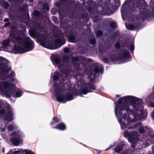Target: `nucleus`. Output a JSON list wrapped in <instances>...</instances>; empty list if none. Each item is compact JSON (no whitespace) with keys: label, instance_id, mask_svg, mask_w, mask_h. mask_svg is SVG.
I'll use <instances>...</instances> for the list:
<instances>
[{"label":"nucleus","instance_id":"obj_1","mask_svg":"<svg viewBox=\"0 0 154 154\" xmlns=\"http://www.w3.org/2000/svg\"><path fill=\"white\" fill-rule=\"evenodd\" d=\"M115 107V113L118 119L127 112L136 113L143 103V100L132 96H124L120 98Z\"/></svg>","mask_w":154,"mask_h":154},{"label":"nucleus","instance_id":"obj_2","mask_svg":"<svg viewBox=\"0 0 154 154\" xmlns=\"http://www.w3.org/2000/svg\"><path fill=\"white\" fill-rule=\"evenodd\" d=\"M54 95L57 101L66 103L73 99V96H78L79 92L75 89H72L68 92L66 94L64 95L63 86H60L57 88L55 90Z\"/></svg>","mask_w":154,"mask_h":154},{"label":"nucleus","instance_id":"obj_3","mask_svg":"<svg viewBox=\"0 0 154 154\" xmlns=\"http://www.w3.org/2000/svg\"><path fill=\"white\" fill-rule=\"evenodd\" d=\"M16 39L18 44L24 46L26 52L32 50L34 47V42L29 37H22L18 36Z\"/></svg>","mask_w":154,"mask_h":154},{"label":"nucleus","instance_id":"obj_4","mask_svg":"<svg viewBox=\"0 0 154 154\" xmlns=\"http://www.w3.org/2000/svg\"><path fill=\"white\" fill-rule=\"evenodd\" d=\"M128 115L125 113L123 116L119 118L118 119L119 123L120 124L121 123V128L122 129H134L142 125V123L140 122H138L134 124L133 123L130 122L129 118L128 117Z\"/></svg>","mask_w":154,"mask_h":154},{"label":"nucleus","instance_id":"obj_5","mask_svg":"<svg viewBox=\"0 0 154 154\" xmlns=\"http://www.w3.org/2000/svg\"><path fill=\"white\" fill-rule=\"evenodd\" d=\"M0 75L4 77L10 79L12 82L14 81L15 79L13 78L15 76V73L13 71L8 75L9 72L11 70V67L8 66L7 63L0 64Z\"/></svg>","mask_w":154,"mask_h":154},{"label":"nucleus","instance_id":"obj_6","mask_svg":"<svg viewBox=\"0 0 154 154\" xmlns=\"http://www.w3.org/2000/svg\"><path fill=\"white\" fill-rule=\"evenodd\" d=\"M124 136L128 138V141L131 143V147L134 148L136 147L138 140V133L137 132L131 131L129 132L128 131L125 130L124 132Z\"/></svg>","mask_w":154,"mask_h":154},{"label":"nucleus","instance_id":"obj_7","mask_svg":"<svg viewBox=\"0 0 154 154\" xmlns=\"http://www.w3.org/2000/svg\"><path fill=\"white\" fill-rule=\"evenodd\" d=\"M94 80L91 79L90 81L91 82H86L84 86L79 90V94L81 96L82 94H86L88 93L92 92V90H96L97 87L96 85L91 83L93 82Z\"/></svg>","mask_w":154,"mask_h":154},{"label":"nucleus","instance_id":"obj_8","mask_svg":"<svg viewBox=\"0 0 154 154\" xmlns=\"http://www.w3.org/2000/svg\"><path fill=\"white\" fill-rule=\"evenodd\" d=\"M55 43H52L49 45L50 49H55L64 45L66 43V40L64 37L63 32L58 33L55 36Z\"/></svg>","mask_w":154,"mask_h":154},{"label":"nucleus","instance_id":"obj_9","mask_svg":"<svg viewBox=\"0 0 154 154\" xmlns=\"http://www.w3.org/2000/svg\"><path fill=\"white\" fill-rule=\"evenodd\" d=\"M87 61L89 62H94V61L91 58H86L81 56H79L76 57H72L71 58L72 63L73 65L75 67V68L78 69L80 68V65L81 63L83 64L85 62Z\"/></svg>","mask_w":154,"mask_h":154},{"label":"nucleus","instance_id":"obj_10","mask_svg":"<svg viewBox=\"0 0 154 154\" xmlns=\"http://www.w3.org/2000/svg\"><path fill=\"white\" fill-rule=\"evenodd\" d=\"M10 86V87L13 88L14 86V85L13 83H9L4 81H2L0 83V91L8 96V97H10L11 96L10 94L8 93L6 88H8Z\"/></svg>","mask_w":154,"mask_h":154},{"label":"nucleus","instance_id":"obj_11","mask_svg":"<svg viewBox=\"0 0 154 154\" xmlns=\"http://www.w3.org/2000/svg\"><path fill=\"white\" fill-rule=\"evenodd\" d=\"M6 112L4 116V119L8 122H11L13 120L14 116V112L10 106H6L5 107Z\"/></svg>","mask_w":154,"mask_h":154},{"label":"nucleus","instance_id":"obj_12","mask_svg":"<svg viewBox=\"0 0 154 154\" xmlns=\"http://www.w3.org/2000/svg\"><path fill=\"white\" fill-rule=\"evenodd\" d=\"M65 36L67 39L68 42L74 43L76 40L75 33H74L71 30H66L64 31Z\"/></svg>","mask_w":154,"mask_h":154},{"label":"nucleus","instance_id":"obj_13","mask_svg":"<svg viewBox=\"0 0 154 154\" xmlns=\"http://www.w3.org/2000/svg\"><path fill=\"white\" fill-rule=\"evenodd\" d=\"M96 12L97 14L106 15H110L113 13L112 11L108 4H106L104 7H102V11H99L97 10Z\"/></svg>","mask_w":154,"mask_h":154},{"label":"nucleus","instance_id":"obj_14","mask_svg":"<svg viewBox=\"0 0 154 154\" xmlns=\"http://www.w3.org/2000/svg\"><path fill=\"white\" fill-rule=\"evenodd\" d=\"M131 57L129 51L125 49H123L120 51V53L117 55V60H121L123 59H129Z\"/></svg>","mask_w":154,"mask_h":154},{"label":"nucleus","instance_id":"obj_15","mask_svg":"<svg viewBox=\"0 0 154 154\" xmlns=\"http://www.w3.org/2000/svg\"><path fill=\"white\" fill-rule=\"evenodd\" d=\"M152 16L151 14L148 11H140L139 14L137 17V19L138 20H141L142 21H144L146 18H151Z\"/></svg>","mask_w":154,"mask_h":154},{"label":"nucleus","instance_id":"obj_16","mask_svg":"<svg viewBox=\"0 0 154 154\" xmlns=\"http://www.w3.org/2000/svg\"><path fill=\"white\" fill-rule=\"evenodd\" d=\"M66 78H63V75L59 72L56 71L54 72L53 79L54 81H57L59 80H61V82L64 83Z\"/></svg>","mask_w":154,"mask_h":154},{"label":"nucleus","instance_id":"obj_17","mask_svg":"<svg viewBox=\"0 0 154 154\" xmlns=\"http://www.w3.org/2000/svg\"><path fill=\"white\" fill-rule=\"evenodd\" d=\"M48 37V34H45L41 35L38 38V42L41 45L44 47H46L45 41L47 39Z\"/></svg>","mask_w":154,"mask_h":154},{"label":"nucleus","instance_id":"obj_18","mask_svg":"<svg viewBox=\"0 0 154 154\" xmlns=\"http://www.w3.org/2000/svg\"><path fill=\"white\" fill-rule=\"evenodd\" d=\"M146 102L147 105L150 107H154V91L153 93L146 99Z\"/></svg>","mask_w":154,"mask_h":154},{"label":"nucleus","instance_id":"obj_19","mask_svg":"<svg viewBox=\"0 0 154 154\" xmlns=\"http://www.w3.org/2000/svg\"><path fill=\"white\" fill-rule=\"evenodd\" d=\"M13 51L15 54H20L26 52L24 48H21L19 46H14Z\"/></svg>","mask_w":154,"mask_h":154},{"label":"nucleus","instance_id":"obj_20","mask_svg":"<svg viewBox=\"0 0 154 154\" xmlns=\"http://www.w3.org/2000/svg\"><path fill=\"white\" fill-rule=\"evenodd\" d=\"M10 141L13 144L16 146L20 145L22 142V139L17 137H13L10 139Z\"/></svg>","mask_w":154,"mask_h":154},{"label":"nucleus","instance_id":"obj_21","mask_svg":"<svg viewBox=\"0 0 154 154\" xmlns=\"http://www.w3.org/2000/svg\"><path fill=\"white\" fill-rule=\"evenodd\" d=\"M53 128L63 131L66 129V124L64 122H62L57 125L53 127Z\"/></svg>","mask_w":154,"mask_h":154},{"label":"nucleus","instance_id":"obj_22","mask_svg":"<svg viewBox=\"0 0 154 154\" xmlns=\"http://www.w3.org/2000/svg\"><path fill=\"white\" fill-rule=\"evenodd\" d=\"M51 59L54 65L55 64L56 65H59L61 62L60 58L55 55H52Z\"/></svg>","mask_w":154,"mask_h":154},{"label":"nucleus","instance_id":"obj_23","mask_svg":"<svg viewBox=\"0 0 154 154\" xmlns=\"http://www.w3.org/2000/svg\"><path fill=\"white\" fill-rule=\"evenodd\" d=\"M146 132L148 133V135L150 138H154V133L152 130L148 126H145Z\"/></svg>","mask_w":154,"mask_h":154},{"label":"nucleus","instance_id":"obj_24","mask_svg":"<svg viewBox=\"0 0 154 154\" xmlns=\"http://www.w3.org/2000/svg\"><path fill=\"white\" fill-rule=\"evenodd\" d=\"M91 67L93 68V71L96 73H98L99 72L102 73L103 72V68H101L100 69H99L98 66L95 64H93L92 65Z\"/></svg>","mask_w":154,"mask_h":154},{"label":"nucleus","instance_id":"obj_25","mask_svg":"<svg viewBox=\"0 0 154 154\" xmlns=\"http://www.w3.org/2000/svg\"><path fill=\"white\" fill-rule=\"evenodd\" d=\"M136 151L135 147H129L128 149H125L121 154H131L132 152Z\"/></svg>","mask_w":154,"mask_h":154},{"label":"nucleus","instance_id":"obj_26","mask_svg":"<svg viewBox=\"0 0 154 154\" xmlns=\"http://www.w3.org/2000/svg\"><path fill=\"white\" fill-rule=\"evenodd\" d=\"M125 144L123 143L120 144L116 147L114 148V150L116 153H119L121 151L123 150L124 146Z\"/></svg>","mask_w":154,"mask_h":154},{"label":"nucleus","instance_id":"obj_27","mask_svg":"<svg viewBox=\"0 0 154 154\" xmlns=\"http://www.w3.org/2000/svg\"><path fill=\"white\" fill-rule=\"evenodd\" d=\"M139 26L138 23H135V24H129L126 27L127 29L129 30H132L137 28Z\"/></svg>","mask_w":154,"mask_h":154},{"label":"nucleus","instance_id":"obj_28","mask_svg":"<svg viewBox=\"0 0 154 154\" xmlns=\"http://www.w3.org/2000/svg\"><path fill=\"white\" fill-rule=\"evenodd\" d=\"M0 4L4 7L5 9H7L10 6L9 4L5 0H0Z\"/></svg>","mask_w":154,"mask_h":154},{"label":"nucleus","instance_id":"obj_29","mask_svg":"<svg viewBox=\"0 0 154 154\" xmlns=\"http://www.w3.org/2000/svg\"><path fill=\"white\" fill-rule=\"evenodd\" d=\"M81 18L85 20L86 22H87L89 20L88 15L87 13L85 12L82 13L80 14Z\"/></svg>","mask_w":154,"mask_h":154},{"label":"nucleus","instance_id":"obj_30","mask_svg":"<svg viewBox=\"0 0 154 154\" xmlns=\"http://www.w3.org/2000/svg\"><path fill=\"white\" fill-rule=\"evenodd\" d=\"M61 119H58L57 117L54 116L52 119V121L50 122V125H53L55 123H57L60 121Z\"/></svg>","mask_w":154,"mask_h":154},{"label":"nucleus","instance_id":"obj_31","mask_svg":"<svg viewBox=\"0 0 154 154\" xmlns=\"http://www.w3.org/2000/svg\"><path fill=\"white\" fill-rule=\"evenodd\" d=\"M10 40L9 39H5L3 40L2 42V46L3 48H6L10 46Z\"/></svg>","mask_w":154,"mask_h":154},{"label":"nucleus","instance_id":"obj_32","mask_svg":"<svg viewBox=\"0 0 154 154\" xmlns=\"http://www.w3.org/2000/svg\"><path fill=\"white\" fill-rule=\"evenodd\" d=\"M120 32L119 30H117L112 35L111 37V39L112 40L113 42L116 37H118L119 35Z\"/></svg>","mask_w":154,"mask_h":154},{"label":"nucleus","instance_id":"obj_33","mask_svg":"<svg viewBox=\"0 0 154 154\" xmlns=\"http://www.w3.org/2000/svg\"><path fill=\"white\" fill-rule=\"evenodd\" d=\"M115 4L114 5L111 6L112 7L114 10H116L117 9L119 6L120 5L119 0H114Z\"/></svg>","mask_w":154,"mask_h":154},{"label":"nucleus","instance_id":"obj_34","mask_svg":"<svg viewBox=\"0 0 154 154\" xmlns=\"http://www.w3.org/2000/svg\"><path fill=\"white\" fill-rule=\"evenodd\" d=\"M11 4H14L16 5L17 4H19L22 3L24 0H7Z\"/></svg>","mask_w":154,"mask_h":154},{"label":"nucleus","instance_id":"obj_35","mask_svg":"<svg viewBox=\"0 0 154 154\" xmlns=\"http://www.w3.org/2000/svg\"><path fill=\"white\" fill-rule=\"evenodd\" d=\"M60 66H59V68H60V70L62 73V74H64L65 75L66 77H67L69 75V69H60Z\"/></svg>","mask_w":154,"mask_h":154},{"label":"nucleus","instance_id":"obj_36","mask_svg":"<svg viewBox=\"0 0 154 154\" xmlns=\"http://www.w3.org/2000/svg\"><path fill=\"white\" fill-rule=\"evenodd\" d=\"M109 58L110 60L112 62H114L116 60L118 61L119 60H117V56L116 57L115 54H112L109 56Z\"/></svg>","mask_w":154,"mask_h":154},{"label":"nucleus","instance_id":"obj_37","mask_svg":"<svg viewBox=\"0 0 154 154\" xmlns=\"http://www.w3.org/2000/svg\"><path fill=\"white\" fill-rule=\"evenodd\" d=\"M95 34L97 37L101 36L103 34V32L101 30H94Z\"/></svg>","mask_w":154,"mask_h":154},{"label":"nucleus","instance_id":"obj_38","mask_svg":"<svg viewBox=\"0 0 154 154\" xmlns=\"http://www.w3.org/2000/svg\"><path fill=\"white\" fill-rule=\"evenodd\" d=\"M127 6L124 3L122 5L121 7V11L122 14H126L127 13Z\"/></svg>","mask_w":154,"mask_h":154},{"label":"nucleus","instance_id":"obj_39","mask_svg":"<svg viewBox=\"0 0 154 154\" xmlns=\"http://www.w3.org/2000/svg\"><path fill=\"white\" fill-rule=\"evenodd\" d=\"M138 131L140 134H143L146 131V129L145 126H140L138 129Z\"/></svg>","mask_w":154,"mask_h":154},{"label":"nucleus","instance_id":"obj_40","mask_svg":"<svg viewBox=\"0 0 154 154\" xmlns=\"http://www.w3.org/2000/svg\"><path fill=\"white\" fill-rule=\"evenodd\" d=\"M90 43L91 44L93 45H96L97 44L96 39L95 37L91 39L90 40Z\"/></svg>","mask_w":154,"mask_h":154},{"label":"nucleus","instance_id":"obj_41","mask_svg":"<svg viewBox=\"0 0 154 154\" xmlns=\"http://www.w3.org/2000/svg\"><path fill=\"white\" fill-rule=\"evenodd\" d=\"M52 21L55 24H57L59 23V20L58 18L55 16H53L51 17Z\"/></svg>","mask_w":154,"mask_h":154},{"label":"nucleus","instance_id":"obj_42","mask_svg":"<svg viewBox=\"0 0 154 154\" xmlns=\"http://www.w3.org/2000/svg\"><path fill=\"white\" fill-rule=\"evenodd\" d=\"M23 93V92L21 91H17L15 93L16 97H20L22 95Z\"/></svg>","mask_w":154,"mask_h":154},{"label":"nucleus","instance_id":"obj_43","mask_svg":"<svg viewBox=\"0 0 154 154\" xmlns=\"http://www.w3.org/2000/svg\"><path fill=\"white\" fill-rule=\"evenodd\" d=\"M43 8L44 9L48 11L49 10V5L47 3H45L43 5Z\"/></svg>","mask_w":154,"mask_h":154},{"label":"nucleus","instance_id":"obj_44","mask_svg":"<svg viewBox=\"0 0 154 154\" xmlns=\"http://www.w3.org/2000/svg\"><path fill=\"white\" fill-rule=\"evenodd\" d=\"M5 110L4 109H0V115L2 116L4 118V116L6 112V109Z\"/></svg>","mask_w":154,"mask_h":154},{"label":"nucleus","instance_id":"obj_45","mask_svg":"<svg viewBox=\"0 0 154 154\" xmlns=\"http://www.w3.org/2000/svg\"><path fill=\"white\" fill-rule=\"evenodd\" d=\"M50 11L51 13L53 15H55L57 13V10L55 8H51Z\"/></svg>","mask_w":154,"mask_h":154},{"label":"nucleus","instance_id":"obj_46","mask_svg":"<svg viewBox=\"0 0 154 154\" xmlns=\"http://www.w3.org/2000/svg\"><path fill=\"white\" fill-rule=\"evenodd\" d=\"M130 49L132 53H133L134 49V46L133 43L130 44Z\"/></svg>","mask_w":154,"mask_h":154},{"label":"nucleus","instance_id":"obj_47","mask_svg":"<svg viewBox=\"0 0 154 154\" xmlns=\"http://www.w3.org/2000/svg\"><path fill=\"white\" fill-rule=\"evenodd\" d=\"M29 34L31 36L32 38H34L36 35V32L33 30H32L30 32Z\"/></svg>","mask_w":154,"mask_h":154},{"label":"nucleus","instance_id":"obj_48","mask_svg":"<svg viewBox=\"0 0 154 154\" xmlns=\"http://www.w3.org/2000/svg\"><path fill=\"white\" fill-rule=\"evenodd\" d=\"M7 128L8 130L10 131H12L14 130V127L12 125H9L8 127Z\"/></svg>","mask_w":154,"mask_h":154},{"label":"nucleus","instance_id":"obj_49","mask_svg":"<svg viewBox=\"0 0 154 154\" xmlns=\"http://www.w3.org/2000/svg\"><path fill=\"white\" fill-rule=\"evenodd\" d=\"M93 10V8L91 7H89L88 8V11L90 14H93L94 12Z\"/></svg>","mask_w":154,"mask_h":154},{"label":"nucleus","instance_id":"obj_50","mask_svg":"<svg viewBox=\"0 0 154 154\" xmlns=\"http://www.w3.org/2000/svg\"><path fill=\"white\" fill-rule=\"evenodd\" d=\"M93 21L95 23H97L99 20L98 16L97 15H94L93 17Z\"/></svg>","mask_w":154,"mask_h":154},{"label":"nucleus","instance_id":"obj_51","mask_svg":"<svg viewBox=\"0 0 154 154\" xmlns=\"http://www.w3.org/2000/svg\"><path fill=\"white\" fill-rule=\"evenodd\" d=\"M33 14L35 16L38 17L40 15V13L39 11L38 10L35 11L34 12Z\"/></svg>","mask_w":154,"mask_h":154},{"label":"nucleus","instance_id":"obj_52","mask_svg":"<svg viewBox=\"0 0 154 154\" xmlns=\"http://www.w3.org/2000/svg\"><path fill=\"white\" fill-rule=\"evenodd\" d=\"M26 6H24L23 7H19V8H17V9L18 10H19V11L21 12H24L26 10Z\"/></svg>","mask_w":154,"mask_h":154},{"label":"nucleus","instance_id":"obj_53","mask_svg":"<svg viewBox=\"0 0 154 154\" xmlns=\"http://www.w3.org/2000/svg\"><path fill=\"white\" fill-rule=\"evenodd\" d=\"M115 47L116 49H120L121 48V45L119 42H117L115 43Z\"/></svg>","mask_w":154,"mask_h":154},{"label":"nucleus","instance_id":"obj_54","mask_svg":"<svg viewBox=\"0 0 154 154\" xmlns=\"http://www.w3.org/2000/svg\"><path fill=\"white\" fill-rule=\"evenodd\" d=\"M116 23L114 22H112L110 24V26L112 28H116Z\"/></svg>","mask_w":154,"mask_h":154},{"label":"nucleus","instance_id":"obj_55","mask_svg":"<svg viewBox=\"0 0 154 154\" xmlns=\"http://www.w3.org/2000/svg\"><path fill=\"white\" fill-rule=\"evenodd\" d=\"M148 140L151 144L154 143V138H148Z\"/></svg>","mask_w":154,"mask_h":154},{"label":"nucleus","instance_id":"obj_56","mask_svg":"<svg viewBox=\"0 0 154 154\" xmlns=\"http://www.w3.org/2000/svg\"><path fill=\"white\" fill-rule=\"evenodd\" d=\"M69 48L68 47H66L64 48L63 50L64 52L66 53H68L69 52Z\"/></svg>","mask_w":154,"mask_h":154},{"label":"nucleus","instance_id":"obj_57","mask_svg":"<svg viewBox=\"0 0 154 154\" xmlns=\"http://www.w3.org/2000/svg\"><path fill=\"white\" fill-rule=\"evenodd\" d=\"M103 61L105 63H108L109 62V59L108 58H104L102 59Z\"/></svg>","mask_w":154,"mask_h":154},{"label":"nucleus","instance_id":"obj_58","mask_svg":"<svg viewBox=\"0 0 154 154\" xmlns=\"http://www.w3.org/2000/svg\"><path fill=\"white\" fill-rule=\"evenodd\" d=\"M69 59V56L68 55H66L63 57V61H66L68 60Z\"/></svg>","mask_w":154,"mask_h":154},{"label":"nucleus","instance_id":"obj_59","mask_svg":"<svg viewBox=\"0 0 154 154\" xmlns=\"http://www.w3.org/2000/svg\"><path fill=\"white\" fill-rule=\"evenodd\" d=\"M66 2V0H60V2L57 3V4L59 5H60Z\"/></svg>","mask_w":154,"mask_h":154},{"label":"nucleus","instance_id":"obj_60","mask_svg":"<svg viewBox=\"0 0 154 154\" xmlns=\"http://www.w3.org/2000/svg\"><path fill=\"white\" fill-rule=\"evenodd\" d=\"M143 145L144 146L145 148H146L149 146V144L148 142L143 143Z\"/></svg>","mask_w":154,"mask_h":154},{"label":"nucleus","instance_id":"obj_61","mask_svg":"<svg viewBox=\"0 0 154 154\" xmlns=\"http://www.w3.org/2000/svg\"><path fill=\"white\" fill-rule=\"evenodd\" d=\"M6 128V125H5V126L4 128H3V127L0 128V131L2 132H3L5 130Z\"/></svg>","mask_w":154,"mask_h":154},{"label":"nucleus","instance_id":"obj_62","mask_svg":"<svg viewBox=\"0 0 154 154\" xmlns=\"http://www.w3.org/2000/svg\"><path fill=\"white\" fill-rule=\"evenodd\" d=\"M53 86H54V87H56V88H55V89H54V91H55V89H56L58 87H60V86H58V84L57 83V82H54V84Z\"/></svg>","mask_w":154,"mask_h":154},{"label":"nucleus","instance_id":"obj_63","mask_svg":"<svg viewBox=\"0 0 154 154\" xmlns=\"http://www.w3.org/2000/svg\"><path fill=\"white\" fill-rule=\"evenodd\" d=\"M10 23L9 22H8L6 23L4 25V26L5 27H6L7 26H9L10 25Z\"/></svg>","mask_w":154,"mask_h":154},{"label":"nucleus","instance_id":"obj_64","mask_svg":"<svg viewBox=\"0 0 154 154\" xmlns=\"http://www.w3.org/2000/svg\"><path fill=\"white\" fill-rule=\"evenodd\" d=\"M13 135L15 136H18V134L16 132L14 131L12 132Z\"/></svg>","mask_w":154,"mask_h":154}]
</instances>
